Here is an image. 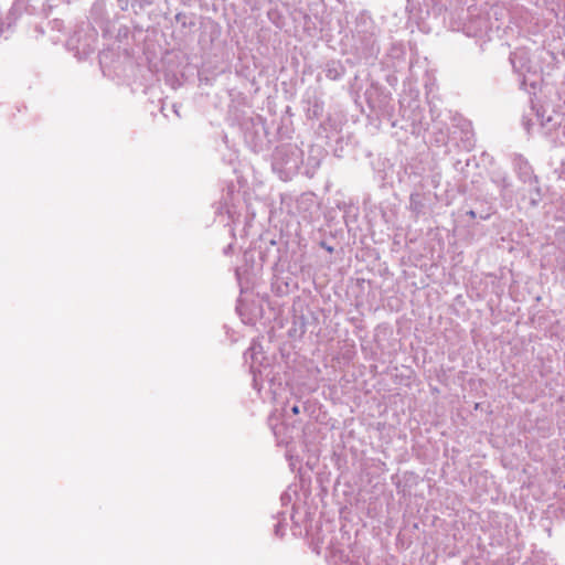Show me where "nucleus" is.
<instances>
[{"mask_svg": "<svg viewBox=\"0 0 565 565\" xmlns=\"http://www.w3.org/2000/svg\"><path fill=\"white\" fill-rule=\"evenodd\" d=\"M469 214H470V216L475 217V212L473 211H470Z\"/></svg>", "mask_w": 565, "mask_h": 565, "instance_id": "1", "label": "nucleus"}]
</instances>
